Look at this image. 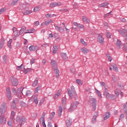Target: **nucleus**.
I'll return each mask as SVG.
<instances>
[{"mask_svg": "<svg viewBox=\"0 0 127 127\" xmlns=\"http://www.w3.org/2000/svg\"><path fill=\"white\" fill-rule=\"evenodd\" d=\"M67 94L68 96L72 99L73 98H75V99H77L78 98V96L76 93V90H75V87L74 86H71L70 87V89L68 88L67 90Z\"/></svg>", "mask_w": 127, "mask_h": 127, "instance_id": "obj_1", "label": "nucleus"}, {"mask_svg": "<svg viewBox=\"0 0 127 127\" xmlns=\"http://www.w3.org/2000/svg\"><path fill=\"white\" fill-rule=\"evenodd\" d=\"M16 122H17V123H19L18 126L21 127L22 125H24L26 122V118L24 116L21 117V116L19 115L16 118Z\"/></svg>", "mask_w": 127, "mask_h": 127, "instance_id": "obj_2", "label": "nucleus"}, {"mask_svg": "<svg viewBox=\"0 0 127 127\" xmlns=\"http://www.w3.org/2000/svg\"><path fill=\"white\" fill-rule=\"evenodd\" d=\"M79 103L78 101H76L74 102H73L71 103V106L70 108L68 110V112H73V111H74L77 109V107L78 106V105H79Z\"/></svg>", "mask_w": 127, "mask_h": 127, "instance_id": "obj_3", "label": "nucleus"}, {"mask_svg": "<svg viewBox=\"0 0 127 127\" xmlns=\"http://www.w3.org/2000/svg\"><path fill=\"white\" fill-rule=\"evenodd\" d=\"M6 105V103L3 102L1 105L0 112L1 115H3V114L5 113V111L7 109V106Z\"/></svg>", "mask_w": 127, "mask_h": 127, "instance_id": "obj_4", "label": "nucleus"}, {"mask_svg": "<svg viewBox=\"0 0 127 127\" xmlns=\"http://www.w3.org/2000/svg\"><path fill=\"white\" fill-rule=\"evenodd\" d=\"M17 101H18V99L16 98L13 100L12 102L10 103L11 108L14 110L16 108V103H17Z\"/></svg>", "mask_w": 127, "mask_h": 127, "instance_id": "obj_5", "label": "nucleus"}, {"mask_svg": "<svg viewBox=\"0 0 127 127\" xmlns=\"http://www.w3.org/2000/svg\"><path fill=\"white\" fill-rule=\"evenodd\" d=\"M22 94L23 96H27V97H30L31 96V91L30 90H22Z\"/></svg>", "mask_w": 127, "mask_h": 127, "instance_id": "obj_6", "label": "nucleus"}, {"mask_svg": "<svg viewBox=\"0 0 127 127\" xmlns=\"http://www.w3.org/2000/svg\"><path fill=\"white\" fill-rule=\"evenodd\" d=\"M11 82L12 86H16L17 85H18V80L14 77H12L11 78Z\"/></svg>", "mask_w": 127, "mask_h": 127, "instance_id": "obj_7", "label": "nucleus"}, {"mask_svg": "<svg viewBox=\"0 0 127 127\" xmlns=\"http://www.w3.org/2000/svg\"><path fill=\"white\" fill-rule=\"evenodd\" d=\"M30 51H35L36 52L39 50V48L37 46H30L29 48Z\"/></svg>", "mask_w": 127, "mask_h": 127, "instance_id": "obj_8", "label": "nucleus"}, {"mask_svg": "<svg viewBox=\"0 0 127 127\" xmlns=\"http://www.w3.org/2000/svg\"><path fill=\"white\" fill-rule=\"evenodd\" d=\"M92 107H93L92 111H96L97 107V99L96 98L92 99Z\"/></svg>", "mask_w": 127, "mask_h": 127, "instance_id": "obj_9", "label": "nucleus"}, {"mask_svg": "<svg viewBox=\"0 0 127 127\" xmlns=\"http://www.w3.org/2000/svg\"><path fill=\"white\" fill-rule=\"evenodd\" d=\"M38 95H33L31 97V101H34V103H35V104H38Z\"/></svg>", "mask_w": 127, "mask_h": 127, "instance_id": "obj_10", "label": "nucleus"}, {"mask_svg": "<svg viewBox=\"0 0 127 127\" xmlns=\"http://www.w3.org/2000/svg\"><path fill=\"white\" fill-rule=\"evenodd\" d=\"M6 93L8 100H10L11 99V92H10L9 87L6 88Z\"/></svg>", "mask_w": 127, "mask_h": 127, "instance_id": "obj_11", "label": "nucleus"}, {"mask_svg": "<svg viewBox=\"0 0 127 127\" xmlns=\"http://www.w3.org/2000/svg\"><path fill=\"white\" fill-rule=\"evenodd\" d=\"M127 29H124L120 31V34L122 35V36H124V37L125 36H127Z\"/></svg>", "mask_w": 127, "mask_h": 127, "instance_id": "obj_12", "label": "nucleus"}, {"mask_svg": "<svg viewBox=\"0 0 127 127\" xmlns=\"http://www.w3.org/2000/svg\"><path fill=\"white\" fill-rule=\"evenodd\" d=\"M54 71L56 78H57V79H58V78L60 77V72L59 71V69H58V68H55L54 69Z\"/></svg>", "mask_w": 127, "mask_h": 127, "instance_id": "obj_13", "label": "nucleus"}, {"mask_svg": "<svg viewBox=\"0 0 127 127\" xmlns=\"http://www.w3.org/2000/svg\"><path fill=\"white\" fill-rule=\"evenodd\" d=\"M65 123L66 126L69 127L72 125V120L70 118H68L66 120Z\"/></svg>", "mask_w": 127, "mask_h": 127, "instance_id": "obj_14", "label": "nucleus"}, {"mask_svg": "<svg viewBox=\"0 0 127 127\" xmlns=\"http://www.w3.org/2000/svg\"><path fill=\"white\" fill-rule=\"evenodd\" d=\"M98 40L101 44H104V38L102 37V35H99L98 37Z\"/></svg>", "mask_w": 127, "mask_h": 127, "instance_id": "obj_15", "label": "nucleus"}, {"mask_svg": "<svg viewBox=\"0 0 127 127\" xmlns=\"http://www.w3.org/2000/svg\"><path fill=\"white\" fill-rule=\"evenodd\" d=\"M61 56H62L64 60H66V59H68V56H67V54L66 53H61Z\"/></svg>", "mask_w": 127, "mask_h": 127, "instance_id": "obj_16", "label": "nucleus"}, {"mask_svg": "<svg viewBox=\"0 0 127 127\" xmlns=\"http://www.w3.org/2000/svg\"><path fill=\"white\" fill-rule=\"evenodd\" d=\"M82 20L83 22H85V23H90V20H89L88 18L86 16H83Z\"/></svg>", "mask_w": 127, "mask_h": 127, "instance_id": "obj_17", "label": "nucleus"}, {"mask_svg": "<svg viewBox=\"0 0 127 127\" xmlns=\"http://www.w3.org/2000/svg\"><path fill=\"white\" fill-rule=\"evenodd\" d=\"M40 122H42L43 127H46V125L45 124V119H44V117H41L40 119Z\"/></svg>", "mask_w": 127, "mask_h": 127, "instance_id": "obj_18", "label": "nucleus"}, {"mask_svg": "<svg viewBox=\"0 0 127 127\" xmlns=\"http://www.w3.org/2000/svg\"><path fill=\"white\" fill-rule=\"evenodd\" d=\"M53 54H56L57 51H58V47L57 46H55L53 48Z\"/></svg>", "mask_w": 127, "mask_h": 127, "instance_id": "obj_19", "label": "nucleus"}, {"mask_svg": "<svg viewBox=\"0 0 127 127\" xmlns=\"http://www.w3.org/2000/svg\"><path fill=\"white\" fill-rule=\"evenodd\" d=\"M59 116L60 117H61L62 116V112H63V109L62 108V106L61 105H60L59 107Z\"/></svg>", "mask_w": 127, "mask_h": 127, "instance_id": "obj_20", "label": "nucleus"}, {"mask_svg": "<svg viewBox=\"0 0 127 127\" xmlns=\"http://www.w3.org/2000/svg\"><path fill=\"white\" fill-rule=\"evenodd\" d=\"M81 51L84 54H87V53H89V50L87 49L86 48L81 49Z\"/></svg>", "mask_w": 127, "mask_h": 127, "instance_id": "obj_21", "label": "nucleus"}, {"mask_svg": "<svg viewBox=\"0 0 127 127\" xmlns=\"http://www.w3.org/2000/svg\"><path fill=\"white\" fill-rule=\"evenodd\" d=\"M111 66L113 67L114 71H115L116 72H119V68L117 65L112 64Z\"/></svg>", "mask_w": 127, "mask_h": 127, "instance_id": "obj_22", "label": "nucleus"}, {"mask_svg": "<svg viewBox=\"0 0 127 127\" xmlns=\"http://www.w3.org/2000/svg\"><path fill=\"white\" fill-rule=\"evenodd\" d=\"M117 45L118 48L120 49V48L122 47V41H121L120 40H118L117 41Z\"/></svg>", "mask_w": 127, "mask_h": 127, "instance_id": "obj_23", "label": "nucleus"}, {"mask_svg": "<svg viewBox=\"0 0 127 127\" xmlns=\"http://www.w3.org/2000/svg\"><path fill=\"white\" fill-rule=\"evenodd\" d=\"M26 30V27H25V26H22L20 30H19V34H22V33H23L24 32V31H25Z\"/></svg>", "mask_w": 127, "mask_h": 127, "instance_id": "obj_24", "label": "nucleus"}, {"mask_svg": "<svg viewBox=\"0 0 127 127\" xmlns=\"http://www.w3.org/2000/svg\"><path fill=\"white\" fill-rule=\"evenodd\" d=\"M3 119H4V115L1 114L0 116V124L1 125L3 123Z\"/></svg>", "mask_w": 127, "mask_h": 127, "instance_id": "obj_25", "label": "nucleus"}, {"mask_svg": "<svg viewBox=\"0 0 127 127\" xmlns=\"http://www.w3.org/2000/svg\"><path fill=\"white\" fill-rule=\"evenodd\" d=\"M22 13L24 15H27L30 14V13H31V11L27 10H25V11H23L22 12Z\"/></svg>", "mask_w": 127, "mask_h": 127, "instance_id": "obj_26", "label": "nucleus"}, {"mask_svg": "<svg viewBox=\"0 0 127 127\" xmlns=\"http://www.w3.org/2000/svg\"><path fill=\"white\" fill-rule=\"evenodd\" d=\"M56 30L59 31V32H64V28H62V27H59L58 28H56Z\"/></svg>", "mask_w": 127, "mask_h": 127, "instance_id": "obj_27", "label": "nucleus"}, {"mask_svg": "<svg viewBox=\"0 0 127 127\" xmlns=\"http://www.w3.org/2000/svg\"><path fill=\"white\" fill-rule=\"evenodd\" d=\"M97 117H98V114H96L93 116L92 120L93 124H96V119H97Z\"/></svg>", "mask_w": 127, "mask_h": 127, "instance_id": "obj_28", "label": "nucleus"}, {"mask_svg": "<svg viewBox=\"0 0 127 127\" xmlns=\"http://www.w3.org/2000/svg\"><path fill=\"white\" fill-rule=\"evenodd\" d=\"M11 42H12V39H10L7 42V46H8L9 48H10V49H11Z\"/></svg>", "mask_w": 127, "mask_h": 127, "instance_id": "obj_29", "label": "nucleus"}, {"mask_svg": "<svg viewBox=\"0 0 127 127\" xmlns=\"http://www.w3.org/2000/svg\"><path fill=\"white\" fill-rule=\"evenodd\" d=\"M66 97H63L62 98V103L64 107H65V105H66Z\"/></svg>", "mask_w": 127, "mask_h": 127, "instance_id": "obj_30", "label": "nucleus"}, {"mask_svg": "<svg viewBox=\"0 0 127 127\" xmlns=\"http://www.w3.org/2000/svg\"><path fill=\"white\" fill-rule=\"evenodd\" d=\"M108 5V2H104L99 5V7H105Z\"/></svg>", "mask_w": 127, "mask_h": 127, "instance_id": "obj_31", "label": "nucleus"}, {"mask_svg": "<svg viewBox=\"0 0 127 127\" xmlns=\"http://www.w3.org/2000/svg\"><path fill=\"white\" fill-rule=\"evenodd\" d=\"M110 113L107 112L106 114V116L104 117V120H108V119H109V118H110Z\"/></svg>", "mask_w": 127, "mask_h": 127, "instance_id": "obj_32", "label": "nucleus"}, {"mask_svg": "<svg viewBox=\"0 0 127 127\" xmlns=\"http://www.w3.org/2000/svg\"><path fill=\"white\" fill-rule=\"evenodd\" d=\"M123 51L124 52L127 53V43L124 45V46L123 47Z\"/></svg>", "mask_w": 127, "mask_h": 127, "instance_id": "obj_33", "label": "nucleus"}, {"mask_svg": "<svg viewBox=\"0 0 127 127\" xmlns=\"http://www.w3.org/2000/svg\"><path fill=\"white\" fill-rule=\"evenodd\" d=\"M12 92L14 95H16L17 94V92L16 91V88H12Z\"/></svg>", "mask_w": 127, "mask_h": 127, "instance_id": "obj_34", "label": "nucleus"}, {"mask_svg": "<svg viewBox=\"0 0 127 127\" xmlns=\"http://www.w3.org/2000/svg\"><path fill=\"white\" fill-rule=\"evenodd\" d=\"M50 7H55L56 6V2H53L50 3Z\"/></svg>", "mask_w": 127, "mask_h": 127, "instance_id": "obj_35", "label": "nucleus"}, {"mask_svg": "<svg viewBox=\"0 0 127 127\" xmlns=\"http://www.w3.org/2000/svg\"><path fill=\"white\" fill-rule=\"evenodd\" d=\"M38 10H40V7H35L34 8V12H36V11H38Z\"/></svg>", "mask_w": 127, "mask_h": 127, "instance_id": "obj_36", "label": "nucleus"}, {"mask_svg": "<svg viewBox=\"0 0 127 127\" xmlns=\"http://www.w3.org/2000/svg\"><path fill=\"white\" fill-rule=\"evenodd\" d=\"M24 72L25 74H27V73H29V72H30V68H24Z\"/></svg>", "mask_w": 127, "mask_h": 127, "instance_id": "obj_37", "label": "nucleus"}, {"mask_svg": "<svg viewBox=\"0 0 127 127\" xmlns=\"http://www.w3.org/2000/svg\"><path fill=\"white\" fill-rule=\"evenodd\" d=\"M3 63L4 64H5L6 63V59H7V57L5 55H4L3 56Z\"/></svg>", "mask_w": 127, "mask_h": 127, "instance_id": "obj_38", "label": "nucleus"}, {"mask_svg": "<svg viewBox=\"0 0 127 127\" xmlns=\"http://www.w3.org/2000/svg\"><path fill=\"white\" fill-rule=\"evenodd\" d=\"M73 6H74V9H77L78 8V3H77L76 2H74L73 4Z\"/></svg>", "mask_w": 127, "mask_h": 127, "instance_id": "obj_39", "label": "nucleus"}, {"mask_svg": "<svg viewBox=\"0 0 127 127\" xmlns=\"http://www.w3.org/2000/svg\"><path fill=\"white\" fill-rule=\"evenodd\" d=\"M37 84H38V80H35L33 83V84H32L33 87H35L37 85Z\"/></svg>", "mask_w": 127, "mask_h": 127, "instance_id": "obj_40", "label": "nucleus"}, {"mask_svg": "<svg viewBox=\"0 0 127 127\" xmlns=\"http://www.w3.org/2000/svg\"><path fill=\"white\" fill-rule=\"evenodd\" d=\"M20 105L21 107H26V103L24 102L23 101H21L20 102Z\"/></svg>", "mask_w": 127, "mask_h": 127, "instance_id": "obj_41", "label": "nucleus"}, {"mask_svg": "<svg viewBox=\"0 0 127 127\" xmlns=\"http://www.w3.org/2000/svg\"><path fill=\"white\" fill-rule=\"evenodd\" d=\"M51 22H52V20H48L45 22V25H48V24H49V23H51Z\"/></svg>", "mask_w": 127, "mask_h": 127, "instance_id": "obj_42", "label": "nucleus"}, {"mask_svg": "<svg viewBox=\"0 0 127 127\" xmlns=\"http://www.w3.org/2000/svg\"><path fill=\"white\" fill-rule=\"evenodd\" d=\"M112 36V35L110 34V32H106V36L107 37V38H111V36Z\"/></svg>", "mask_w": 127, "mask_h": 127, "instance_id": "obj_43", "label": "nucleus"}, {"mask_svg": "<svg viewBox=\"0 0 127 127\" xmlns=\"http://www.w3.org/2000/svg\"><path fill=\"white\" fill-rule=\"evenodd\" d=\"M104 96H105V97H106V98H107V99H108L109 100H110V99H111V94H110V93H107V94L104 95Z\"/></svg>", "mask_w": 127, "mask_h": 127, "instance_id": "obj_44", "label": "nucleus"}, {"mask_svg": "<svg viewBox=\"0 0 127 127\" xmlns=\"http://www.w3.org/2000/svg\"><path fill=\"white\" fill-rule=\"evenodd\" d=\"M80 42L81 43L83 44V45H84V46H86L87 45V43H86V42L84 41V39H80Z\"/></svg>", "mask_w": 127, "mask_h": 127, "instance_id": "obj_45", "label": "nucleus"}, {"mask_svg": "<svg viewBox=\"0 0 127 127\" xmlns=\"http://www.w3.org/2000/svg\"><path fill=\"white\" fill-rule=\"evenodd\" d=\"M40 89H41L40 86H38L37 87L35 88V93H38V91H40Z\"/></svg>", "mask_w": 127, "mask_h": 127, "instance_id": "obj_46", "label": "nucleus"}, {"mask_svg": "<svg viewBox=\"0 0 127 127\" xmlns=\"http://www.w3.org/2000/svg\"><path fill=\"white\" fill-rule=\"evenodd\" d=\"M45 16H46V18H47L48 19L52 17V15H51V14H50L49 13L46 14L45 15Z\"/></svg>", "mask_w": 127, "mask_h": 127, "instance_id": "obj_47", "label": "nucleus"}, {"mask_svg": "<svg viewBox=\"0 0 127 127\" xmlns=\"http://www.w3.org/2000/svg\"><path fill=\"white\" fill-rule=\"evenodd\" d=\"M22 90H24V88H22V87L18 88V90H17L18 93H19V94H20V93H22Z\"/></svg>", "mask_w": 127, "mask_h": 127, "instance_id": "obj_48", "label": "nucleus"}, {"mask_svg": "<svg viewBox=\"0 0 127 127\" xmlns=\"http://www.w3.org/2000/svg\"><path fill=\"white\" fill-rule=\"evenodd\" d=\"M77 27H78V28H81V29H84L85 28V26H84L83 24H78Z\"/></svg>", "mask_w": 127, "mask_h": 127, "instance_id": "obj_49", "label": "nucleus"}, {"mask_svg": "<svg viewBox=\"0 0 127 127\" xmlns=\"http://www.w3.org/2000/svg\"><path fill=\"white\" fill-rule=\"evenodd\" d=\"M62 92V90L59 89L57 92V93L56 94L57 95V97H59L60 96V94Z\"/></svg>", "mask_w": 127, "mask_h": 127, "instance_id": "obj_50", "label": "nucleus"}, {"mask_svg": "<svg viewBox=\"0 0 127 127\" xmlns=\"http://www.w3.org/2000/svg\"><path fill=\"white\" fill-rule=\"evenodd\" d=\"M35 63V59H32L30 61V64L31 65H32V64H34Z\"/></svg>", "mask_w": 127, "mask_h": 127, "instance_id": "obj_51", "label": "nucleus"}, {"mask_svg": "<svg viewBox=\"0 0 127 127\" xmlns=\"http://www.w3.org/2000/svg\"><path fill=\"white\" fill-rule=\"evenodd\" d=\"M37 117V113H33L32 114V118L33 119H35Z\"/></svg>", "mask_w": 127, "mask_h": 127, "instance_id": "obj_52", "label": "nucleus"}, {"mask_svg": "<svg viewBox=\"0 0 127 127\" xmlns=\"http://www.w3.org/2000/svg\"><path fill=\"white\" fill-rule=\"evenodd\" d=\"M76 83H77V84L78 85H82V81H81V80H80V79H76Z\"/></svg>", "mask_w": 127, "mask_h": 127, "instance_id": "obj_53", "label": "nucleus"}, {"mask_svg": "<svg viewBox=\"0 0 127 127\" xmlns=\"http://www.w3.org/2000/svg\"><path fill=\"white\" fill-rule=\"evenodd\" d=\"M21 34H19V33H18V32H16L14 34V37H18V36H19V35H20Z\"/></svg>", "mask_w": 127, "mask_h": 127, "instance_id": "obj_54", "label": "nucleus"}, {"mask_svg": "<svg viewBox=\"0 0 127 127\" xmlns=\"http://www.w3.org/2000/svg\"><path fill=\"white\" fill-rule=\"evenodd\" d=\"M96 93H97V95H98V96L99 97V98H101L102 94H101V93H100V91L99 90H96Z\"/></svg>", "mask_w": 127, "mask_h": 127, "instance_id": "obj_55", "label": "nucleus"}, {"mask_svg": "<svg viewBox=\"0 0 127 127\" xmlns=\"http://www.w3.org/2000/svg\"><path fill=\"white\" fill-rule=\"evenodd\" d=\"M111 13H112V11H110V12L108 13L107 14H105L104 15V17L106 18L108 16H110Z\"/></svg>", "mask_w": 127, "mask_h": 127, "instance_id": "obj_56", "label": "nucleus"}, {"mask_svg": "<svg viewBox=\"0 0 127 127\" xmlns=\"http://www.w3.org/2000/svg\"><path fill=\"white\" fill-rule=\"evenodd\" d=\"M23 66V64H22L20 66H17V69L18 70H21V68H22Z\"/></svg>", "mask_w": 127, "mask_h": 127, "instance_id": "obj_57", "label": "nucleus"}, {"mask_svg": "<svg viewBox=\"0 0 127 127\" xmlns=\"http://www.w3.org/2000/svg\"><path fill=\"white\" fill-rule=\"evenodd\" d=\"M61 5H63V3L60 2H56V6H61Z\"/></svg>", "mask_w": 127, "mask_h": 127, "instance_id": "obj_58", "label": "nucleus"}, {"mask_svg": "<svg viewBox=\"0 0 127 127\" xmlns=\"http://www.w3.org/2000/svg\"><path fill=\"white\" fill-rule=\"evenodd\" d=\"M110 99L112 100H115L116 99V95L114 94L111 95Z\"/></svg>", "mask_w": 127, "mask_h": 127, "instance_id": "obj_59", "label": "nucleus"}, {"mask_svg": "<svg viewBox=\"0 0 127 127\" xmlns=\"http://www.w3.org/2000/svg\"><path fill=\"white\" fill-rule=\"evenodd\" d=\"M107 94H109V90H108V89L105 88V89L104 90V95H106Z\"/></svg>", "mask_w": 127, "mask_h": 127, "instance_id": "obj_60", "label": "nucleus"}, {"mask_svg": "<svg viewBox=\"0 0 127 127\" xmlns=\"http://www.w3.org/2000/svg\"><path fill=\"white\" fill-rule=\"evenodd\" d=\"M34 25H35V26H38V25H39V22L38 21H36L34 23Z\"/></svg>", "mask_w": 127, "mask_h": 127, "instance_id": "obj_61", "label": "nucleus"}, {"mask_svg": "<svg viewBox=\"0 0 127 127\" xmlns=\"http://www.w3.org/2000/svg\"><path fill=\"white\" fill-rule=\"evenodd\" d=\"M60 11H63L64 12H68V9H60Z\"/></svg>", "mask_w": 127, "mask_h": 127, "instance_id": "obj_62", "label": "nucleus"}, {"mask_svg": "<svg viewBox=\"0 0 127 127\" xmlns=\"http://www.w3.org/2000/svg\"><path fill=\"white\" fill-rule=\"evenodd\" d=\"M48 127H53L51 122H48Z\"/></svg>", "mask_w": 127, "mask_h": 127, "instance_id": "obj_63", "label": "nucleus"}, {"mask_svg": "<svg viewBox=\"0 0 127 127\" xmlns=\"http://www.w3.org/2000/svg\"><path fill=\"white\" fill-rule=\"evenodd\" d=\"M108 61H109L110 62H111L112 60H113V58H112V57L110 56H108Z\"/></svg>", "mask_w": 127, "mask_h": 127, "instance_id": "obj_64", "label": "nucleus"}]
</instances>
